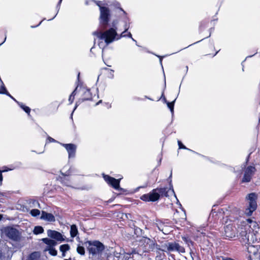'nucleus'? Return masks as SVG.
I'll list each match as a JSON object with an SVG mask.
<instances>
[{
    "instance_id": "nucleus-3",
    "label": "nucleus",
    "mask_w": 260,
    "mask_h": 260,
    "mask_svg": "<svg viewBox=\"0 0 260 260\" xmlns=\"http://www.w3.org/2000/svg\"><path fill=\"white\" fill-rule=\"evenodd\" d=\"M172 175V173L171 172L169 177V179L170 180L169 188L166 187L154 189L149 193L142 195L140 199L145 202H155L157 201L160 197H168L169 196V192L173 193L176 198L172 184V180L171 179Z\"/></svg>"
},
{
    "instance_id": "nucleus-20",
    "label": "nucleus",
    "mask_w": 260,
    "mask_h": 260,
    "mask_svg": "<svg viewBox=\"0 0 260 260\" xmlns=\"http://www.w3.org/2000/svg\"><path fill=\"white\" fill-rule=\"evenodd\" d=\"M78 234L77 226L75 224H73L71 226L70 235L71 237L74 238Z\"/></svg>"
},
{
    "instance_id": "nucleus-51",
    "label": "nucleus",
    "mask_w": 260,
    "mask_h": 260,
    "mask_svg": "<svg viewBox=\"0 0 260 260\" xmlns=\"http://www.w3.org/2000/svg\"><path fill=\"white\" fill-rule=\"evenodd\" d=\"M4 171H6V172H7L8 171V170L5 169Z\"/></svg>"
},
{
    "instance_id": "nucleus-47",
    "label": "nucleus",
    "mask_w": 260,
    "mask_h": 260,
    "mask_svg": "<svg viewBox=\"0 0 260 260\" xmlns=\"http://www.w3.org/2000/svg\"><path fill=\"white\" fill-rule=\"evenodd\" d=\"M2 218H3L2 215L0 214V220H2Z\"/></svg>"
},
{
    "instance_id": "nucleus-39",
    "label": "nucleus",
    "mask_w": 260,
    "mask_h": 260,
    "mask_svg": "<svg viewBox=\"0 0 260 260\" xmlns=\"http://www.w3.org/2000/svg\"><path fill=\"white\" fill-rule=\"evenodd\" d=\"M3 257V254L2 250L0 249V259H2Z\"/></svg>"
},
{
    "instance_id": "nucleus-44",
    "label": "nucleus",
    "mask_w": 260,
    "mask_h": 260,
    "mask_svg": "<svg viewBox=\"0 0 260 260\" xmlns=\"http://www.w3.org/2000/svg\"><path fill=\"white\" fill-rule=\"evenodd\" d=\"M101 102H102V100H100V101H99V102L96 104V105H99V103H101Z\"/></svg>"
},
{
    "instance_id": "nucleus-28",
    "label": "nucleus",
    "mask_w": 260,
    "mask_h": 260,
    "mask_svg": "<svg viewBox=\"0 0 260 260\" xmlns=\"http://www.w3.org/2000/svg\"><path fill=\"white\" fill-rule=\"evenodd\" d=\"M182 239L188 246H190V245H193V242L188 237H183Z\"/></svg>"
},
{
    "instance_id": "nucleus-34",
    "label": "nucleus",
    "mask_w": 260,
    "mask_h": 260,
    "mask_svg": "<svg viewBox=\"0 0 260 260\" xmlns=\"http://www.w3.org/2000/svg\"><path fill=\"white\" fill-rule=\"evenodd\" d=\"M47 140L49 142H56V141L53 138L50 137H48L47 138Z\"/></svg>"
},
{
    "instance_id": "nucleus-2",
    "label": "nucleus",
    "mask_w": 260,
    "mask_h": 260,
    "mask_svg": "<svg viewBox=\"0 0 260 260\" xmlns=\"http://www.w3.org/2000/svg\"><path fill=\"white\" fill-rule=\"evenodd\" d=\"M110 17H100V23L103 29H106L108 27L109 29L105 31H95L92 34L101 40H104L107 45L111 44L117 40L118 34L117 33V25L118 22L117 20H113L112 23L110 22Z\"/></svg>"
},
{
    "instance_id": "nucleus-27",
    "label": "nucleus",
    "mask_w": 260,
    "mask_h": 260,
    "mask_svg": "<svg viewBox=\"0 0 260 260\" xmlns=\"http://www.w3.org/2000/svg\"><path fill=\"white\" fill-rule=\"evenodd\" d=\"M77 89L76 87L75 90L72 92L69 98V101L70 102V104H72L74 100L75 95H76V91Z\"/></svg>"
},
{
    "instance_id": "nucleus-45",
    "label": "nucleus",
    "mask_w": 260,
    "mask_h": 260,
    "mask_svg": "<svg viewBox=\"0 0 260 260\" xmlns=\"http://www.w3.org/2000/svg\"><path fill=\"white\" fill-rule=\"evenodd\" d=\"M6 37H5V38L4 41L3 42H2L1 44H0V46H1L2 44H3L5 42V41H6Z\"/></svg>"
},
{
    "instance_id": "nucleus-10",
    "label": "nucleus",
    "mask_w": 260,
    "mask_h": 260,
    "mask_svg": "<svg viewBox=\"0 0 260 260\" xmlns=\"http://www.w3.org/2000/svg\"><path fill=\"white\" fill-rule=\"evenodd\" d=\"M256 169L254 166H248L244 171V176L242 179V183H247L251 181L252 177L255 174Z\"/></svg>"
},
{
    "instance_id": "nucleus-48",
    "label": "nucleus",
    "mask_w": 260,
    "mask_h": 260,
    "mask_svg": "<svg viewBox=\"0 0 260 260\" xmlns=\"http://www.w3.org/2000/svg\"><path fill=\"white\" fill-rule=\"evenodd\" d=\"M79 76H80V73H79L78 74V78L79 79Z\"/></svg>"
},
{
    "instance_id": "nucleus-38",
    "label": "nucleus",
    "mask_w": 260,
    "mask_h": 260,
    "mask_svg": "<svg viewBox=\"0 0 260 260\" xmlns=\"http://www.w3.org/2000/svg\"><path fill=\"white\" fill-rule=\"evenodd\" d=\"M35 253H32L31 254L30 256V259L29 260H34L33 259V256L35 255Z\"/></svg>"
},
{
    "instance_id": "nucleus-18",
    "label": "nucleus",
    "mask_w": 260,
    "mask_h": 260,
    "mask_svg": "<svg viewBox=\"0 0 260 260\" xmlns=\"http://www.w3.org/2000/svg\"><path fill=\"white\" fill-rule=\"evenodd\" d=\"M42 241L43 242V243L47 245L46 248H50L53 247L57 244V242H56L55 240L47 238H43Z\"/></svg>"
},
{
    "instance_id": "nucleus-4",
    "label": "nucleus",
    "mask_w": 260,
    "mask_h": 260,
    "mask_svg": "<svg viewBox=\"0 0 260 260\" xmlns=\"http://www.w3.org/2000/svg\"><path fill=\"white\" fill-rule=\"evenodd\" d=\"M99 7L100 16H109L110 9H116L120 15H127V13L121 8L120 4L116 1L105 2L103 1H94Z\"/></svg>"
},
{
    "instance_id": "nucleus-7",
    "label": "nucleus",
    "mask_w": 260,
    "mask_h": 260,
    "mask_svg": "<svg viewBox=\"0 0 260 260\" xmlns=\"http://www.w3.org/2000/svg\"><path fill=\"white\" fill-rule=\"evenodd\" d=\"M257 195L254 192L249 193L246 197V200L248 201V206L245 209V213L246 215L251 216L252 213L257 208Z\"/></svg>"
},
{
    "instance_id": "nucleus-11",
    "label": "nucleus",
    "mask_w": 260,
    "mask_h": 260,
    "mask_svg": "<svg viewBox=\"0 0 260 260\" xmlns=\"http://www.w3.org/2000/svg\"><path fill=\"white\" fill-rule=\"evenodd\" d=\"M103 177L105 181L112 186L114 189L117 190L121 191L123 190L119 186L120 180L116 179L109 175H104Z\"/></svg>"
},
{
    "instance_id": "nucleus-13",
    "label": "nucleus",
    "mask_w": 260,
    "mask_h": 260,
    "mask_svg": "<svg viewBox=\"0 0 260 260\" xmlns=\"http://www.w3.org/2000/svg\"><path fill=\"white\" fill-rule=\"evenodd\" d=\"M47 235L50 238L53 239H55V240L59 242H62L65 241V239L62 234L56 231L48 230L47 231Z\"/></svg>"
},
{
    "instance_id": "nucleus-21",
    "label": "nucleus",
    "mask_w": 260,
    "mask_h": 260,
    "mask_svg": "<svg viewBox=\"0 0 260 260\" xmlns=\"http://www.w3.org/2000/svg\"><path fill=\"white\" fill-rule=\"evenodd\" d=\"M70 249V245L68 244H63L60 246L59 249L62 252V256H65V253Z\"/></svg>"
},
{
    "instance_id": "nucleus-37",
    "label": "nucleus",
    "mask_w": 260,
    "mask_h": 260,
    "mask_svg": "<svg viewBox=\"0 0 260 260\" xmlns=\"http://www.w3.org/2000/svg\"><path fill=\"white\" fill-rule=\"evenodd\" d=\"M161 98L163 99V100L165 102V103H167L168 101H167L165 96H164V93H162V95H161Z\"/></svg>"
},
{
    "instance_id": "nucleus-23",
    "label": "nucleus",
    "mask_w": 260,
    "mask_h": 260,
    "mask_svg": "<svg viewBox=\"0 0 260 260\" xmlns=\"http://www.w3.org/2000/svg\"><path fill=\"white\" fill-rule=\"evenodd\" d=\"M44 232L43 228L41 226H36L34 228L33 233L35 235H38L40 234H42Z\"/></svg>"
},
{
    "instance_id": "nucleus-31",
    "label": "nucleus",
    "mask_w": 260,
    "mask_h": 260,
    "mask_svg": "<svg viewBox=\"0 0 260 260\" xmlns=\"http://www.w3.org/2000/svg\"><path fill=\"white\" fill-rule=\"evenodd\" d=\"M178 144L179 149H187V150H190L189 149L187 148L184 145H183V144L181 143V141H178ZM190 151H191V150H190Z\"/></svg>"
},
{
    "instance_id": "nucleus-15",
    "label": "nucleus",
    "mask_w": 260,
    "mask_h": 260,
    "mask_svg": "<svg viewBox=\"0 0 260 260\" xmlns=\"http://www.w3.org/2000/svg\"><path fill=\"white\" fill-rule=\"evenodd\" d=\"M61 174L64 176V177H60L59 181L63 185L67 186H70V182L69 180L66 178V177H68L73 174L72 168H70L66 173H61Z\"/></svg>"
},
{
    "instance_id": "nucleus-32",
    "label": "nucleus",
    "mask_w": 260,
    "mask_h": 260,
    "mask_svg": "<svg viewBox=\"0 0 260 260\" xmlns=\"http://www.w3.org/2000/svg\"><path fill=\"white\" fill-rule=\"evenodd\" d=\"M6 172V171H1L0 170V185H2V181H3V177L2 173L3 172Z\"/></svg>"
},
{
    "instance_id": "nucleus-30",
    "label": "nucleus",
    "mask_w": 260,
    "mask_h": 260,
    "mask_svg": "<svg viewBox=\"0 0 260 260\" xmlns=\"http://www.w3.org/2000/svg\"><path fill=\"white\" fill-rule=\"evenodd\" d=\"M30 214L32 216L36 217L40 214V211L38 209H32L30 211Z\"/></svg>"
},
{
    "instance_id": "nucleus-41",
    "label": "nucleus",
    "mask_w": 260,
    "mask_h": 260,
    "mask_svg": "<svg viewBox=\"0 0 260 260\" xmlns=\"http://www.w3.org/2000/svg\"><path fill=\"white\" fill-rule=\"evenodd\" d=\"M248 260H252L251 258V256H249L248 257ZM254 260H259V259H254Z\"/></svg>"
},
{
    "instance_id": "nucleus-33",
    "label": "nucleus",
    "mask_w": 260,
    "mask_h": 260,
    "mask_svg": "<svg viewBox=\"0 0 260 260\" xmlns=\"http://www.w3.org/2000/svg\"><path fill=\"white\" fill-rule=\"evenodd\" d=\"M155 249H157V250H159V251H166V249L165 248V249H161L160 248V246L157 245L156 243Z\"/></svg>"
},
{
    "instance_id": "nucleus-5",
    "label": "nucleus",
    "mask_w": 260,
    "mask_h": 260,
    "mask_svg": "<svg viewBox=\"0 0 260 260\" xmlns=\"http://www.w3.org/2000/svg\"><path fill=\"white\" fill-rule=\"evenodd\" d=\"M240 226V223L237 222L236 220H232L230 219L229 221H226V225L224 229L223 236L225 239H231L235 237L239 232V227Z\"/></svg>"
},
{
    "instance_id": "nucleus-35",
    "label": "nucleus",
    "mask_w": 260,
    "mask_h": 260,
    "mask_svg": "<svg viewBox=\"0 0 260 260\" xmlns=\"http://www.w3.org/2000/svg\"><path fill=\"white\" fill-rule=\"evenodd\" d=\"M44 20H45V19H43V20H41V21H40L39 22V23L37 25H31V27H32V28H35V27H37V26H39V25L41 24V23H42V22Z\"/></svg>"
},
{
    "instance_id": "nucleus-26",
    "label": "nucleus",
    "mask_w": 260,
    "mask_h": 260,
    "mask_svg": "<svg viewBox=\"0 0 260 260\" xmlns=\"http://www.w3.org/2000/svg\"><path fill=\"white\" fill-rule=\"evenodd\" d=\"M0 94H5L7 95H10V93L7 90L3 82H2V85H1L0 87Z\"/></svg>"
},
{
    "instance_id": "nucleus-12",
    "label": "nucleus",
    "mask_w": 260,
    "mask_h": 260,
    "mask_svg": "<svg viewBox=\"0 0 260 260\" xmlns=\"http://www.w3.org/2000/svg\"><path fill=\"white\" fill-rule=\"evenodd\" d=\"M142 241L144 244L145 251H152L155 249L156 245V243L155 241L147 237L143 238Z\"/></svg>"
},
{
    "instance_id": "nucleus-22",
    "label": "nucleus",
    "mask_w": 260,
    "mask_h": 260,
    "mask_svg": "<svg viewBox=\"0 0 260 260\" xmlns=\"http://www.w3.org/2000/svg\"><path fill=\"white\" fill-rule=\"evenodd\" d=\"M17 103L28 115H30V109L28 107L25 106L23 103L19 102H17Z\"/></svg>"
},
{
    "instance_id": "nucleus-9",
    "label": "nucleus",
    "mask_w": 260,
    "mask_h": 260,
    "mask_svg": "<svg viewBox=\"0 0 260 260\" xmlns=\"http://www.w3.org/2000/svg\"><path fill=\"white\" fill-rule=\"evenodd\" d=\"M162 246L166 249V251L167 250L169 252L178 251L179 253L185 252L184 248L176 242H168L165 243Z\"/></svg>"
},
{
    "instance_id": "nucleus-36",
    "label": "nucleus",
    "mask_w": 260,
    "mask_h": 260,
    "mask_svg": "<svg viewBox=\"0 0 260 260\" xmlns=\"http://www.w3.org/2000/svg\"><path fill=\"white\" fill-rule=\"evenodd\" d=\"M80 103V101H79L76 102L75 108H74V109L73 110V112L75 110V109L77 108V107L78 106V105H79V104Z\"/></svg>"
},
{
    "instance_id": "nucleus-42",
    "label": "nucleus",
    "mask_w": 260,
    "mask_h": 260,
    "mask_svg": "<svg viewBox=\"0 0 260 260\" xmlns=\"http://www.w3.org/2000/svg\"><path fill=\"white\" fill-rule=\"evenodd\" d=\"M160 57V62L161 64L162 63V57L160 56H159Z\"/></svg>"
},
{
    "instance_id": "nucleus-50",
    "label": "nucleus",
    "mask_w": 260,
    "mask_h": 260,
    "mask_svg": "<svg viewBox=\"0 0 260 260\" xmlns=\"http://www.w3.org/2000/svg\"><path fill=\"white\" fill-rule=\"evenodd\" d=\"M201 27H203V24L202 23L201 24Z\"/></svg>"
},
{
    "instance_id": "nucleus-25",
    "label": "nucleus",
    "mask_w": 260,
    "mask_h": 260,
    "mask_svg": "<svg viewBox=\"0 0 260 260\" xmlns=\"http://www.w3.org/2000/svg\"><path fill=\"white\" fill-rule=\"evenodd\" d=\"M45 251H49V253L50 255L53 256H56L57 254V250L53 247L50 248H46L45 249Z\"/></svg>"
},
{
    "instance_id": "nucleus-19",
    "label": "nucleus",
    "mask_w": 260,
    "mask_h": 260,
    "mask_svg": "<svg viewBox=\"0 0 260 260\" xmlns=\"http://www.w3.org/2000/svg\"><path fill=\"white\" fill-rule=\"evenodd\" d=\"M91 100V94L90 90L86 89L83 95V98L81 99V102L84 101H88Z\"/></svg>"
},
{
    "instance_id": "nucleus-24",
    "label": "nucleus",
    "mask_w": 260,
    "mask_h": 260,
    "mask_svg": "<svg viewBox=\"0 0 260 260\" xmlns=\"http://www.w3.org/2000/svg\"><path fill=\"white\" fill-rule=\"evenodd\" d=\"M175 101H176V99H175L172 102H167V103H166L168 106V107L170 109L172 115H173V114H174V104H175Z\"/></svg>"
},
{
    "instance_id": "nucleus-6",
    "label": "nucleus",
    "mask_w": 260,
    "mask_h": 260,
    "mask_svg": "<svg viewBox=\"0 0 260 260\" xmlns=\"http://www.w3.org/2000/svg\"><path fill=\"white\" fill-rule=\"evenodd\" d=\"M88 244L87 249L89 254L93 256L100 255L105 249V246L99 241H88L86 242Z\"/></svg>"
},
{
    "instance_id": "nucleus-52",
    "label": "nucleus",
    "mask_w": 260,
    "mask_h": 260,
    "mask_svg": "<svg viewBox=\"0 0 260 260\" xmlns=\"http://www.w3.org/2000/svg\"><path fill=\"white\" fill-rule=\"evenodd\" d=\"M61 1H62V0H60L59 3H61Z\"/></svg>"
},
{
    "instance_id": "nucleus-17",
    "label": "nucleus",
    "mask_w": 260,
    "mask_h": 260,
    "mask_svg": "<svg viewBox=\"0 0 260 260\" xmlns=\"http://www.w3.org/2000/svg\"><path fill=\"white\" fill-rule=\"evenodd\" d=\"M129 25L126 23L124 25V30L121 32L120 35L118 34V37H117V40H120L122 38L124 37H128L132 38V34L130 32H128L127 30L129 28Z\"/></svg>"
},
{
    "instance_id": "nucleus-40",
    "label": "nucleus",
    "mask_w": 260,
    "mask_h": 260,
    "mask_svg": "<svg viewBox=\"0 0 260 260\" xmlns=\"http://www.w3.org/2000/svg\"><path fill=\"white\" fill-rule=\"evenodd\" d=\"M9 97H10L12 99H13L15 102L17 103L18 102L15 98H14L10 94V95H8Z\"/></svg>"
},
{
    "instance_id": "nucleus-43",
    "label": "nucleus",
    "mask_w": 260,
    "mask_h": 260,
    "mask_svg": "<svg viewBox=\"0 0 260 260\" xmlns=\"http://www.w3.org/2000/svg\"><path fill=\"white\" fill-rule=\"evenodd\" d=\"M131 38L132 39V40H133V41L137 43V41H136L134 38H133V37H132V38Z\"/></svg>"
},
{
    "instance_id": "nucleus-29",
    "label": "nucleus",
    "mask_w": 260,
    "mask_h": 260,
    "mask_svg": "<svg viewBox=\"0 0 260 260\" xmlns=\"http://www.w3.org/2000/svg\"><path fill=\"white\" fill-rule=\"evenodd\" d=\"M77 251L81 255H84L85 254L84 248L83 246H78L77 248Z\"/></svg>"
},
{
    "instance_id": "nucleus-16",
    "label": "nucleus",
    "mask_w": 260,
    "mask_h": 260,
    "mask_svg": "<svg viewBox=\"0 0 260 260\" xmlns=\"http://www.w3.org/2000/svg\"><path fill=\"white\" fill-rule=\"evenodd\" d=\"M41 219L48 222H54L55 221V218L52 214L44 211L42 212Z\"/></svg>"
},
{
    "instance_id": "nucleus-8",
    "label": "nucleus",
    "mask_w": 260,
    "mask_h": 260,
    "mask_svg": "<svg viewBox=\"0 0 260 260\" xmlns=\"http://www.w3.org/2000/svg\"><path fill=\"white\" fill-rule=\"evenodd\" d=\"M2 233L9 239L14 241H18L20 239V233L18 230L11 226H6L2 230Z\"/></svg>"
},
{
    "instance_id": "nucleus-14",
    "label": "nucleus",
    "mask_w": 260,
    "mask_h": 260,
    "mask_svg": "<svg viewBox=\"0 0 260 260\" xmlns=\"http://www.w3.org/2000/svg\"><path fill=\"white\" fill-rule=\"evenodd\" d=\"M66 149L69 154V158H73L75 156L76 146L73 144H61Z\"/></svg>"
},
{
    "instance_id": "nucleus-49",
    "label": "nucleus",
    "mask_w": 260,
    "mask_h": 260,
    "mask_svg": "<svg viewBox=\"0 0 260 260\" xmlns=\"http://www.w3.org/2000/svg\"><path fill=\"white\" fill-rule=\"evenodd\" d=\"M0 194H1L2 196H4V194H3V193H1V192H0Z\"/></svg>"
},
{
    "instance_id": "nucleus-1",
    "label": "nucleus",
    "mask_w": 260,
    "mask_h": 260,
    "mask_svg": "<svg viewBox=\"0 0 260 260\" xmlns=\"http://www.w3.org/2000/svg\"><path fill=\"white\" fill-rule=\"evenodd\" d=\"M238 231L240 241L242 244L260 242V227L256 221L251 219L241 221Z\"/></svg>"
},
{
    "instance_id": "nucleus-46",
    "label": "nucleus",
    "mask_w": 260,
    "mask_h": 260,
    "mask_svg": "<svg viewBox=\"0 0 260 260\" xmlns=\"http://www.w3.org/2000/svg\"><path fill=\"white\" fill-rule=\"evenodd\" d=\"M249 156H248V157H247L246 158V162L248 161L249 160Z\"/></svg>"
}]
</instances>
